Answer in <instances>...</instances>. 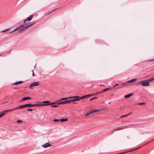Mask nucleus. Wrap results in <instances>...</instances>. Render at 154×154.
I'll use <instances>...</instances> for the list:
<instances>
[{"instance_id": "f257e3e1", "label": "nucleus", "mask_w": 154, "mask_h": 154, "mask_svg": "<svg viewBox=\"0 0 154 154\" xmlns=\"http://www.w3.org/2000/svg\"><path fill=\"white\" fill-rule=\"evenodd\" d=\"M36 22H35L34 23H32L31 22H27L25 24L23 25H21L19 27L17 28L14 30L11 31V32L10 33H11L17 31L20 29H21L20 30L18 31V32H20L21 31H25L26 29L29 27L32 26L34 24H35Z\"/></svg>"}, {"instance_id": "f03ea898", "label": "nucleus", "mask_w": 154, "mask_h": 154, "mask_svg": "<svg viewBox=\"0 0 154 154\" xmlns=\"http://www.w3.org/2000/svg\"><path fill=\"white\" fill-rule=\"evenodd\" d=\"M139 83L143 86H149L150 85L149 82L146 79L140 81Z\"/></svg>"}, {"instance_id": "7ed1b4c3", "label": "nucleus", "mask_w": 154, "mask_h": 154, "mask_svg": "<svg viewBox=\"0 0 154 154\" xmlns=\"http://www.w3.org/2000/svg\"><path fill=\"white\" fill-rule=\"evenodd\" d=\"M75 98L69 100L70 103L79 100V96H76L74 97H69V98Z\"/></svg>"}, {"instance_id": "20e7f679", "label": "nucleus", "mask_w": 154, "mask_h": 154, "mask_svg": "<svg viewBox=\"0 0 154 154\" xmlns=\"http://www.w3.org/2000/svg\"><path fill=\"white\" fill-rule=\"evenodd\" d=\"M39 82H36L31 83L29 86V88L32 89L33 87L38 86L39 85Z\"/></svg>"}, {"instance_id": "39448f33", "label": "nucleus", "mask_w": 154, "mask_h": 154, "mask_svg": "<svg viewBox=\"0 0 154 154\" xmlns=\"http://www.w3.org/2000/svg\"><path fill=\"white\" fill-rule=\"evenodd\" d=\"M38 104H32V106H45V104H42L41 102H36Z\"/></svg>"}, {"instance_id": "423d86ee", "label": "nucleus", "mask_w": 154, "mask_h": 154, "mask_svg": "<svg viewBox=\"0 0 154 154\" xmlns=\"http://www.w3.org/2000/svg\"><path fill=\"white\" fill-rule=\"evenodd\" d=\"M69 103H70L69 100L63 101H60L58 103V104H63Z\"/></svg>"}, {"instance_id": "0eeeda50", "label": "nucleus", "mask_w": 154, "mask_h": 154, "mask_svg": "<svg viewBox=\"0 0 154 154\" xmlns=\"http://www.w3.org/2000/svg\"><path fill=\"white\" fill-rule=\"evenodd\" d=\"M125 128V126H122L121 127H117L116 128H115L113 130V131L112 132V133H113L114 131H116L123 129Z\"/></svg>"}, {"instance_id": "6e6552de", "label": "nucleus", "mask_w": 154, "mask_h": 154, "mask_svg": "<svg viewBox=\"0 0 154 154\" xmlns=\"http://www.w3.org/2000/svg\"><path fill=\"white\" fill-rule=\"evenodd\" d=\"M99 110H94L92 111L89 112H88L85 115V116H87L91 114H92L93 113H95L96 112L99 111Z\"/></svg>"}, {"instance_id": "1a4fd4ad", "label": "nucleus", "mask_w": 154, "mask_h": 154, "mask_svg": "<svg viewBox=\"0 0 154 154\" xmlns=\"http://www.w3.org/2000/svg\"><path fill=\"white\" fill-rule=\"evenodd\" d=\"M23 81H20L18 82H16L14 83L13 84H12V85H17L19 84H21L23 83Z\"/></svg>"}, {"instance_id": "9d476101", "label": "nucleus", "mask_w": 154, "mask_h": 154, "mask_svg": "<svg viewBox=\"0 0 154 154\" xmlns=\"http://www.w3.org/2000/svg\"><path fill=\"white\" fill-rule=\"evenodd\" d=\"M137 80V79H134L131 80H130L127 82L128 83H133L134 82H135Z\"/></svg>"}, {"instance_id": "9b49d317", "label": "nucleus", "mask_w": 154, "mask_h": 154, "mask_svg": "<svg viewBox=\"0 0 154 154\" xmlns=\"http://www.w3.org/2000/svg\"><path fill=\"white\" fill-rule=\"evenodd\" d=\"M88 96L87 95H84V96H82V97H79V100H81V99H85L87 98H88Z\"/></svg>"}, {"instance_id": "f8f14e48", "label": "nucleus", "mask_w": 154, "mask_h": 154, "mask_svg": "<svg viewBox=\"0 0 154 154\" xmlns=\"http://www.w3.org/2000/svg\"><path fill=\"white\" fill-rule=\"evenodd\" d=\"M33 15H31L30 16V17H28L26 18V20H27V21H30L32 19V17H33Z\"/></svg>"}, {"instance_id": "ddd939ff", "label": "nucleus", "mask_w": 154, "mask_h": 154, "mask_svg": "<svg viewBox=\"0 0 154 154\" xmlns=\"http://www.w3.org/2000/svg\"><path fill=\"white\" fill-rule=\"evenodd\" d=\"M31 99V98L30 97H25L23 98L22 99V101H25L27 100H30Z\"/></svg>"}, {"instance_id": "4468645a", "label": "nucleus", "mask_w": 154, "mask_h": 154, "mask_svg": "<svg viewBox=\"0 0 154 154\" xmlns=\"http://www.w3.org/2000/svg\"><path fill=\"white\" fill-rule=\"evenodd\" d=\"M133 95V94L131 93L128 94H127V95H125L124 97L125 98H128L129 97H131Z\"/></svg>"}, {"instance_id": "2eb2a0df", "label": "nucleus", "mask_w": 154, "mask_h": 154, "mask_svg": "<svg viewBox=\"0 0 154 154\" xmlns=\"http://www.w3.org/2000/svg\"><path fill=\"white\" fill-rule=\"evenodd\" d=\"M26 107H32V104L31 103H29L25 104Z\"/></svg>"}, {"instance_id": "dca6fc26", "label": "nucleus", "mask_w": 154, "mask_h": 154, "mask_svg": "<svg viewBox=\"0 0 154 154\" xmlns=\"http://www.w3.org/2000/svg\"><path fill=\"white\" fill-rule=\"evenodd\" d=\"M12 111V109H10L8 110H5L3 112L4 113H5V114L7 112H10Z\"/></svg>"}, {"instance_id": "f3484780", "label": "nucleus", "mask_w": 154, "mask_h": 154, "mask_svg": "<svg viewBox=\"0 0 154 154\" xmlns=\"http://www.w3.org/2000/svg\"><path fill=\"white\" fill-rule=\"evenodd\" d=\"M60 122H66L68 121V119L67 118H65V119H60Z\"/></svg>"}, {"instance_id": "a211bd4d", "label": "nucleus", "mask_w": 154, "mask_h": 154, "mask_svg": "<svg viewBox=\"0 0 154 154\" xmlns=\"http://www.w3.org/2000/svg\"><path fill=\"white\" fill-rule=\"evenodd\" d=\"M111 89V88H105V89H103L102 91V92L103 93V92H105L106 91H108L109 90H110Z\"/></svg>"}, {"instance_id": "6ab92c4d", "label": "nucleus", "mask_w": 154, "mask_h": 154, "mask_svg": "<svg viewBox=\"0 0 154 154\" xmlns=\"http://www.w3.org/2000/svg\"><path fill=\"white\" fill-rule=\"evenodd\" d=\"M57 103V102H52V103H49L45 104V106H48V105H50L53 104H54Z\"/></svg>"}, {"instance_id": "aec40b11", "label": "nucleus", "mask_w": 154, "mask_h": 154, "mask_svg": "<svg viewBox=\"0 0 154 154\" xmlns=\"http://www.w3.org/2000/svg\"><path fill=\"white\" fill-rule=\"evenodd\" d=\"M52 145H42V147H43L44 148H46L48 147L51 146Z\"/></svg>"}, {"instance_id": "412c9836", "label": "nucleus", "mask_w": 154, "mask_h": 154, "mask_svg": "<svg viewBox=\"0 0 154 154\" xmlns=\"http://www.w3.org/2000/svg\"><path fill=\"white\" fill-rule=\"evenodd\" d=\"M146 80H147L148 81H149V82L153 80H154V77H151V78H150L149 79H146Z\"/></svg>"}, {"instance_id": "4be33fe9", "label": "nucleus", "mask_w": 154, "mask_h": 154, "mask_svg": "<svg viewBox=\"0 0 154 154\" xmlns=\"http://www.w3.org/2000/svg\"><path fill=\"white\" fill-rule=\"evenodd\" d=\"M19 108H20V109H21L24 108H26V105H25V104H24L20 105L19 106Z\"/></svg>"}, {"instance_id": "5701e85b", "label": "nucleus", "mask_w": 154, "mask_h": 154, "mask_svg": "<svg viewBox=\"0 0 154 154\" xmlns=\"http://www.w3.org/2000/svg\"><path fill=\"white\" fill-rule=\"evenodd\" d=\"M50 103V101H49L46 100L45 101L42 102V104H47V103Z\"/></svg>"}, {"instance_id": "b1692460", "label": "nucleus", "mask_w": 154, "mask_h": 154, "mask_svg": "<svg viewBox=\"0 0 154 154\" xmlns=\"http://www.w3.org/2000/svg\"><path fill=\"white\" fill-rule=\"evenodd\" d=\"M5 115V113L3 112H2L0 113V118L2 117V116H4Z\"/></svg>"}, {"instance_id": "393cba45", "label": "nucleus", "mask_w": 154, "mask_h": 154, "mask_svg": "<svg viewBox=\"0 0 154 154\" xmlns=\"http://www.w3.org/2000/svg\"><path fill=\"white\" fill-rule=\"evenodd\" d=\"M132 113V112H131L130 113H129V114H127V115H125L122 116L121 117V118H122V117H124L127 116L129 115H130Z\"/></svg>"}, {"instance_id": "a878e982", "label": "nucleus", "mask_w": 154, "mask_h": 154, "mask_svg": "<svg viewBox=\"0 0 154 154\" xmlns=\"http://www.w3.org/2000/svg\"><path fill=\"white\" fill-rule=\"evenodd\" d=\"M20 109V108H19V106L17 107L16 108H13V109H12V110L13 111H14V110H17V109Z\"/></svg>"}, {"instance_id": "bb28decb", "label": "nucleus", "mask_w": 154, "mask_h": 154, "mask_svg": "<svg viewBox=\"0 0 154 154\" xmlns=\"http://www.w3.org/2000/svg\"><path fill=\"white\" fill-rule=\"evenodd\" d=\"M102 93V91H97V92H96L94 94H95V95H97V94H101Z\"/></svg>"}, {"instance_id": "cd10ccee", "label": "nucleus", "mask_w": 154, "mask_h": 154, "mask_svg": "<svg viewBox=\"0 0 154 154\" xmlns=\"http://www.w3.org/2000/svg\"><path fill=\"white\" fill-rule=\"evenodd\" d=\"M97 97H93L91 99H90V100H89V101H92V100H94V99H97Z\"/></svg>"}, {"instance_id": "c85d7f7f", "label": "nucleus", "mask_w": 154, "mask_h": 154, "mask_svg": "<svg viewBox=\"0 0 154 154\" xmlns=\"http://www.w3.org/2000/svg\"><path fill=\"white\" fill-rule=\"evenodd\" d=\"M60 120L59 119H54L53 120V122H58L60 121Z\"/></svg>"}, {"instance_id": "c756f323", "label": "nucleus", "mask_w": 154, "mask_h": 154, "mask_svg": "<svg viewBox=\"0 0 154 154\" xmlns=\"http://www.w3.org/2000/svg\"><path fill=\"white\" fill-rule=\"evenodd\" d=\"M10 29V28H8V29H5L4 30H3L1 32H6L7 31H8Z\"/></svg>"}, {"instance_id": "7c9ffc66", "label": "nucleus", "mask_w": 154, "mask_h": 154, "mask_svg": "<svg viewBox=\"0 0 154 154\" xmlns=\"http://www.w3.org/2000/svg\"><path fill=\"white\" fill-rule=\"evenodd\" d=\"M154 140V139L153 140H151L150 141L146 143H145L144 144H148L150 143L151 142L153 141Z\"/></svg>"}, {"instance_id": "2f4dec72", "label": "nucleus", "mask_w": 154, "mask_h": 154, "mask_svg": "<svg viewBox=\"0 0 154 154\" xmlns=\"http://www.w3.org/2000/svg\"><path fill=\"white\" fill-rule=\"evenodd\" d=\"M59 8H56V9H54V10H52V11L51 12H49L48 14H46V15H47V14H50L51 13V12H52V11H55V10H57V9Z\"/></svg>"}, {"instance_id": "473e14b6", "label": "nucleus", "mask_w": 154, "mask_h": 154, "mask_svg": "<svg viewBox=\"0 0 154 154\" xmlns=\"http://www.w3.org/2000/svg\"><path fill=\"white\" fill-rule=\"evenodd\" d=\"M23 122V121L22 120H18L17 121V123H19L21 122Z\"/></svg>"}, {"instance_id": "72a5a7b5", "label": "nucleus", "mask_w": 154, "mask_h": 154, "mask_svg": "<svg viewBox=\"0 0 154 154\" xmlns=\"http://www.w3.org/2000/svg\"><path fill=\"white\" fill-rule=\"evenodd\" d=\"M58 106V105H53L51 106V107H56Z\"/></svg>"}, {"instance_id": "f704fd0d", "label": "nucleus", "mask_w": 154, "mask_h": 154, "mask_svg": "<svg viewBox=\"0 0 154 154\" xmlns=\"http://www.w3.org/2000/svg\"><path fill=\"white\" fill-rule=\"evenodd\" d=\"M87 95L88 96V97L89 96H90L95 95V94H88Z\"/></svg>"}, {"instance_id": "c9c22d12", "label": "nucleus", "mask_w": 154, "mask_h": 154, "mask_svg": "<svg viewBox=\"0 0 154 154\" xmlns=\"http://www.w3.org/2000/svg\"><path fill=\"white\" fill-rule=\"evenodd\" d=\"M32 110L33 109H27V110L28 111H32Z\"/></svg>"}, {"instance_id": "e433bc0d", "label": "nucleus", "mask_w": 154, "mask_h": 154, "mask_svg": "<svg viewBox=\"0 0 154 154\" xmlns=\"http://www.w3.org/2000/svg\"><path fill=\"white\" fill-rule=\"evenodd\" d=\"M145 104V103H138V104L139 105H143V104Z\"/></svg>"}, {"instance_id": "4c0bfd02", "label": "nucleus", "mask_w": 154, "mask_h": 154, "mask_svg": "<svg viewBox=\"0 0 154 154\" xmlns=\"http://www.w3.org/2000/svg\"><path fill=\"white\" fill-rule=\"evenodd\" d=\"M32 72H33V73H32V76H35V74H34V72L33 70H32Z\"/></svg>"}, {"instance_id": "58836bf2", "label": "nucleus", "mask_w": 154, "mask_h": 154, "mask_svg": "<svg viewBox=\"0 0 154 154\" xmlns=\"http://www.w3.org/2000/svg\"><path fill=\"white\" fill-rule=\"evenodd\" d=\"M149 61H154V58L151 60H149Z\"/></svg>"}, {"instance_id": "ea45409f", "label": "nucleus", "mask_w": 154, "mask_h": 154, "mask_svg": "<svg viewBox=\"0 0 154 154\" xmlns=\"http://www.w3.org/2000/svg\"><path fill=\"white\" fill-rule=\"evenodd\" d=\"M119 85V84H116V85H115L113 87V88H114L115 87V86H117V85Z\"/></svg>"}, {"instance_id": "a19ab883", "label": "nucleus", "mask_w": 154, "mask_h": 154, "mask_svg": "<svg viewBox=\"0 0 154 154\" xmlns=\"http://www.w3.org/2000/svg\"><path fill=\"white\" fill-rule=\"evenodd\" d=\"M27 21V20H26H26H25L24 21V24H25V23H26V21Z\"/></svg>"}, {"instance_id": "79ce46f5", "label": "nucleus", "mask_w": 154, "mask_h": 154, "mask_svg": "<svg viewBox=\"0 0 154 154\" xmlns=\"http://www.w3.org/2000/svg\"><path fill=\"white\" fill-rule=\"evenodd\" d=\"M44 144H50L49 142H47L45 143Z\"/></svg>"}, {"instance_id": "37998d69", "label": "nucleus", "mask_w": 154, "mask_h": 154, "mask_svg": "<svg viewBox=\"0 0 154 154\" xmlns=\"http://www.w3.org/2000/svg\"><path fill=\"white\" fill-rule=\"evenodd\" d=\"M64 100L63 98H61L60 100H58L59 101V100Z\"/></svg>"}, {"instance_id": "c03bdc74", "label": "nucleus", "mask_w": 154, "mask_h": 154, "mask_svg": "<svg viewBox=\"0 0 154 154\" xmlns=\"http://www.w3.org/2000/svg\"><path fill=\"white\" fill-rule=\"evenodd\" d=\"M69 98H63L64 100H66L68 99Z\"/></svg>"}, {"instance_id": "a18cd8bd", "label": "nucleus", "mask_w": 154, "mask_h": 154, "mask_svg": "<svg viewBox=\"0 0 154 154\" xmlns=\"http://www.w3.org/2000/svg\"><path fill=\"white\" fill-rule=\"evenodd\" d=\"M104 86V85H101V84H100V86Z\"/></svg>"}, {"instance_id": "49530a36", "label": "nucleus", "mask_w": 154, "mask_h": 154, "mask_svg": "<svg viewBox=\"0 0 154 154\" xmlns=\"http://www.w3.org/2000/svg\"><path fill=\"white\" fill-rule=\"evenodd\" d=\"M111 96H112L113 95V94H112L111 95Z\"/></svg>"}, {"instance_id": "de8ad7c7", "label": "nucleus", "mask_w": 154, "mask_h": 154, "mask_svg": "<svg viewBox=\"0 0 154 154\" xmlns=\"http://www.w3.org/2000/svg\"><path fill=\"white\" fill-rule=\"evenodd\" d=\"M1 56V54H0V56Z\"/></svg>"}]
</instances>
